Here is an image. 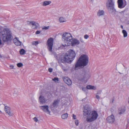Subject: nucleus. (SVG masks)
Segmentation results:
<instances>
[{
	"instance_id": "f257e3e1",
	"label": "nucleus",
	"mask_w": 129,
	"mask_h": 129,
	"mask_svg": "<svg viewBox=\"0 0 129 129\" xmlns=\"http://www.w3.org/2000/svg\"><path fill=\"white\" fill-rule=\"evenodd\" d=\"M88 62V58L87 56L83 54L79 57L75 64V69L78 70L82 66H86Z\"/></svg>"
},
{
	"instance_id": "f03ea898",
	"label": "nucleus",
	"mask_w": 129,
	"mask_h": 129,
	"mask_svg": "<svg viewBox=\"0 0 129 129\" xmlns=\"http://www.w3.org/2000/svg\"><path fill=\"white\" fill-rule=\"evenodd\" d=\"M72 39L70 34L67 33H64L62 35V40L65 44H62L60 48L64 49L65 47L70 45L72 44Z\"/></svg>"
},
{
	"instance_id": "7ed1b4c3",
	"label": "nucleus",
	"mask_w": 129,
	"mask_h": 129,
	"mask_svg": "<svg viewBox=\"0 0 129 129\" xmlns=\"http://www.w3.org/2000/svg\"><path fill=\"white\" fill-rule=\"evenodd\" d=\"M68 52L69 54H66L64 56L60 58L62 62L71 63L74 59L76 56L75 51L73 50H70Z\"/></svg>"
},
{
	"instance_id": "20e7f679",
	"label": "nucleus",
	"mask_w": 129,
	"mask_h": 129,
	"mask_svg": "<svg viewBox=\"0 0 129 129\" xmlns=\"http://www.w3.org/2000/svg\"><path fill=\"white\" fill-rule=\"evenodd\" d=\"M90 115L91 117L90 118L87 117L86 118V121L88 122H90L95 120L98 116L97 112L95 110L92 111Z\"/></svg>"
},
{
	"instance_id": "39448f33",
	"label": "nucleus",
	"mask_w": 129,
	"mask_h": 129,
	"mask_svg": "<svg viewBox=\"0 0 129 129\" xmlns=\"http://www.w3.org/2000/svg\"><path fill=\"white\" fill-rule=\"evenodd\" d=\"M114 4L112 0H108V3L107 4V7L108 11L110 13L113 12L114 10Z\"/></svg>"
},
{
	"instance_id": "423d86ee",
	"label": "nucleus",
	"mask_w": 129,
	"mask_h": 129,
	"mask_svg": "<svg viewBox=\"0 0 129 129\" xmlns=\"http://www.w3.org/2000/svg\"><path fill=\"white\" fill-rule=\"evenodd\" d=\"M53 42V39L52 38H49L47 42V48L48 50L51 52H52V50Z\"/></svg>"
},
{
	"instance_id": "0eeeda50",
	"label": "nucleus",
	"mask_w": 129,
	"mask_h": 129,
	"mask_svg": "<svg viewBox=\"0 0 129 129\" xmlns=\"http://www.w3.org/2000/svg\"><path fill=\"white\" fill-rule=\"evenodd\" d=\"M5 35V36H4V37H5V39L4 40L5 42L7 41L10 40L12 37V35L10 31L7 30Z\"/></svg>"
},
{
	"instance_id": "6e6552de",
	"label": "nucleus",
	"mask_w": 129,
	"mask_h": 129,
	"mask_svg": "<svg viewBox=\"0 0 129 129\" xmlns=\"http://www.w3.org/2000/svg\"><path fill=\"white\" fill-rule=\"evenodd\" d=\"M40 108L43 111L47 113L48 114H50V111L49 109V107L48 105H46L40 106Z\"/></svg>"
},
{
	"instance_id": "1a4fd4ad",
	"label": "nucleus",
	"mask_w": 129,
	"mask_h": 129,
	"mask_svg": "<svg viewBox=\"0 0 129 129\" xmlns=\"http://www.w3.org/2000/svg\"><path fill=\"white\" fill-rule=\"evenodd\" d=\"M4 109L6 113H7L10 116H11L13 115V113L11 109L9 107L5 106Z\"/></svg>"
},
{
	"instance_id": "9d476101",
	"label": "nucleus",
	"mask_w": 129,
	"mask_h": 129,
	"mask_svg": "<svg viewBox=\"0 0 129 129\" xmlns=\"http://www.w3.org/2000/svg\"><path fill=\"white\" fill-rule=\"evenodd\" d=\"M106 120L109 123H112L115 121L114 116L112 114L108 117Z\"/></svg>"
},
{
	"instance_id": "9b49d317",
	"label": "nucleus",
	"mask_w": 129,
	"mask_h": 129,
	"mask_svg": "<svg viewBox=\"0 0 129 129\" xmlns=\"http://www.w3.org/2000/svg\"><path fill=\"white\" fill-rule=\"evenodd\" d=\"M63 81L65 83L68 85H71L72 84V82L71 80L68 77H64L63 78Z\"/></svg>"
},
{
	"instance_id": "f8f14e48",
	"label": "nucleus",
	"mask_w": 129,
	"mask_h": 129,
	"mask_svg": "<svg viewBox=\"0 0 129 129\" xmlns=\"http://www.w3.org/2000/svg\"><path fill=\"white\" fill-rule=\"evenodd\" d=\"M83 115L85 116H89L91 112V109L89 108L87 109H85L83 111Z\"/></svg>"
},
{
	"instance_id": "ddd939ff",
	"label": "nucleus",
	"mask_w": 129,
	"mask_h": 129,
	"mask_svg": "<svg viewBox=\"0 0 129 129\" xmlns=\"http://www.w3.org/2000/svg\"><path fill=\"white\" fill-rule=\"evenodd\" d=\"M39 99L40 104H42L45 103L47 101V100L45 99L43 96L42 95H41L40 96L39 98Z\"/></svg>"
},
{
	"instance_id": "4468645a",
	"label": "nucleus",
	"mask_w": 129,
	"mask_h": 129,
	"mask_svg": "<svg viewBox=\"0 0 129 129\" xmlns=\"http://www.w3.org/2000/svg\"><path fill=\"white\" fill-rule=\"evenodd\" d=\"M83 74L84 75H82L83 77L81 79L82 80H84L85 78H89L90 77V73L88 71L87 72H84Z\"/></svg>"
},
{
	"instance_id": "2eb2a0df",
	"label": "nucleus",
	"mask_w": 129,
	"mask_h": 129,
	"mask_svg": "<svg viewBox=\"0 0 129 129\" xmlns=\"http://www.w3.org/2000/svg\"><path fill=\"white\" fill-rule=\"evenodd\" d=\"M118 7L120 8H123L125 6L123 4V2L122 0H118Z\"/></svg>"
},
{
	"instance_id": "dca6fc26",
	"label": "nucleus",
	"mask_w": 129,
	"mask_h": 129,
	"mask_svg": "<svg viewBox=\"0 0 129 129\" xmlns=\"http://www.w3.org/2000/svg\"><path fill=\"white\" fill-rule=\"evenodd\" d=\"M18 38H15L13 39V42L16 45L19 46L21 44V42L18 40Z\"/></svg>"
},
{
	"instance_id": "f3484780",
	"label": "nucleus",
	"mask_w": 129,
	"mask_h": 129,
	"mask_svg": "<svg viewBox=\"0 0 129 129\" xmlns=\"http://www.w3.org/2000/svg\"><path fill=\"white\" fill-rule=\"evenodd\" d=\"M31 25L32 28H37L39 26V24L35 21H32Z\"/></svg>"
},
{
	"instance_id": "a211bd4d",
	"label": "nucleus",
	"mask_w": 129,
	"mask_h": 129,
	"mask_svg": "<svg viewBox=\"0 0 129 129\" xmlns=\"http://www.w3.org/2000/svg\"><path fill=\"white\" fill-rule=\"evenodd\" d=\"M80 43V42L78 40L75 39L73 40H72V44H71L72 45V46H75V45H78Z\"/></svg>"
},
{
	"instance_id": "6ab92c4d",
	"label": "nucleus",
	"mask_w": 129,
	"mask_h": 129,
	"mask_svg": "<svg viewBox=\"0 0 129 129\" xmlns=\"http://www.w3.org/2000/svg\"><path fill=\"white\" fill-rule=\"evenodd\" d=\"M125 111V107L120 108L119 109V114H123Z\"/></svg>"
},
{
	"instance_id": "aec40b11",
	"label": "nucleus",
	"mask_w": 129,
	"mask_h": 129,
	"mask_svg": "<svg viewBox=\"0 0 129 129\" xmlns=\"http://www.w3.org/2000/svg\"><path fill=\"white\" fill-rule=\"evenodd\" d=\"M51 3L50 1H45L42 3V5L43 6H46L49 5Z\"/></svg>"
},
{
	"instance_id": "412c9836",
	"label": "nucleus",
	"mask_w": 129,
	"mask_h": 129,
	"mask_svg": "<svg viewBox=\"0 0 129 129\" xmlns=\"http://www.w3.org/2000/svg\"><path fill=\"white\" fill-rule=\"evenodd\" d=\"M58 101L57 100H55L52 104V106L56 108L57 107L58 104Z\"/></svg>"
},
{
	"instance_id": "4be33fe9",
	"label": "nucleus",
	"mask_w": 129,
	"mask_h": 129,
	"mask_svg": "<svg viewBox=\"0 0 129 129\" xmlns=\"http://www.w3.org/2000/svg\"><path fill=\"white\" fill-rule=\"evenodd\" d=\"M86 88L87 89H96V88L94 86H91V85H88L86 87Z\"/></svg>"
},
{
	"instance_id": "5701e85b",
	"label": "nucleus",
	"mask_w": 129,
	"mask_h": 129,
	"mask_svg": "<svg viewBox=\"0 0 129 129\" xmlns=\"http://www.w3.org/2000/svg\"><path fill=\"white\" fill-rule=\"evenodd\" d=\"M59 21L60 22H63L66 21V19L62 17H60L59 19Z\"/></svg>"
},
{
	"instance_id": "b1692460",
	"label": "nucleus",
	"mask_w": 129,
	"mask_h": 129,
	"mask_svg": "<svg viewBox=\"0 0 129 129\" xmlns=\"http://www.w3.org/2000/svg\"><path fill=\"white\" fill-rule=\"evenodd\" d=\"M122 33L123 34V37H127V34L126 31L125 30H122Z\"/></svg>"
},
{
	"instance_id": "393cba45",
	"label": "nucleus",
	"mask_w": 129,
	"mask_h": 129,
	"mask_svg": "<svg viewBox=\"0 0 129 129\" xmlns=\"http://www.w3.org/2000/svg\"><path fill=\"white\" fill-rule=\"evenodd\" d=\"M68 117V114L67 113L63 114L61 115V118L63 119H66Z\"/></svg>"
},
{
	"instance_id": "a878e982",
	"label": "nucleus",
	"mask_w": 129,
	"mask_h": 129,
	"mask_svg": "<svg viewBox=\"0 0 129 129\" xmlns=\"http://www.w3.org/2000/svg\"><path fill=\"white\" fill-rule=\"evenodd\" d=\"M104 11L102 10H99L98 13V15L99 16L103 15L104 14Z\"/></svg>"
},
{
	"instance_id": "bb28decb",
	"label": "nucleus",
	"mask_w": 129,
	"mask_h": 129,
	"mask_svg": "<svg viewBox=\"0 0 129 129\" xmlns=\"http://www.w3.org/2000/svg\"><path fill=\"white\" fill-rule=\"evenodd\" d=\"M25 52V51L23 49H21L20 51V54L22 55L24 54Z\"/></svg>"
},
{
	"instance_id": "cd10ccee",
	"label": "nucleus",
	"mask_w": 129,
	"mask_h": 129,
	"mask_svg": "<svg viewBox=\"0 0 129 129\" xmlns=\"http://www.w3.org/2000/svg\"><path fill=\"white\" fill-rule=\"evenodd\" d=\"M39 43L38 41H33L32 42V44L33 45L36 46Z\"/></svg>"
},
{
	"instance_id": "c85d7f7f",
	"label": "nucleus",
	"mask_w": 129,
	"mask_h": 129,
	"mask_svg": "<svg viewBox=\"0 0 129 129\" xmlns=\"http://www.w3.org/2000/svg\"><path fill=\"white\" fill-rule=\"evenodd\" d=\"M17 66L18 67H20L23 66V64L21 63H19L17 64Z\"/></svg>"
},
{
	"instance_id": "c756f323",
	"label": "nucleus",
	"mask_w": 129,
	"mask_h": 129,
	"mask_svg": "<svg viewBox=\"0 0 129 129\" xmlns=\"http://www.w3.org/2000/svg\"><path fill=\"white\" fill-rule=\"evenodd\" d=\"M49 26H44L42 27V29L43 30L45 29L46 30L49 29Z\"/></svg>"
},
{
	"instance_id": "7c9ffc66",
	"label": "nucleus",
	"mask_w": 129,
	"mask_h": 129,
	"mask_svg": "<svg viewBox=\"0 0 129 129\" xmlns=\"http://www.w3.org/2000/svg\"><path fill=\"white\" fill-rule=\"evenodd\" d=\"M52 80L56 82H57L58 81V79L57 78L55 77L52 79Z\"/></svg>"
},
{
	"instance_id": "2f4dec72",
	"label": "nucleus",
	"mask_w": 129,
	"mask_h": 129,
	"mask_svg": "<svg viewBox=\"0 0 129 129\" xmlns=\"http://www.w3.org/2000/svg\"><path fill=\"white\" fill-rule=\"evenodd\" d=\"M32 21H27V24L28 25H31L32 24Z\"/></svg>"
},
{
	"instance_id": "473e14b6",
	"label": "nucleus",
	"mask_w": 129,
	"mask_h": 129,
	"mask_svg": "<svg viewBox=\"0 0 129 129\" xmlns=\"http://www.w3.org/2000/svg\"><path fill=\"white\" fill-rule=\"evenodd\" d=\"M89 36L88 35H85L84 36V37L85 39H87L88 37Z\"/></svg>"
},
{
	"instance_id": "72a5a7b5",
	"label": "nucleus",
	"mask_w": 129,
	"mask_h": 129,
	"mask_svg": "<svg viewBox=\"0 0 129 129\" xmlns=\"http://www.w3.org/2000/svg\"><path fill=\"white\" fill-rule=\"evenodd\" d=\"M34 121L36 122H37L38 121V119L36 117H35L33 119Z\"/></svg>"
},
{
	"instance_id": "f704fd0d",
	"label": "nucleus",
	"mask_w": 129,
	"mask_h": 129,
	"mask_svg": "<svg viewBox=\"0 0 129 129\" xmlns=\"http://www.w3.org/2000/svg\"><path fill=\"white\" fill-rule=\"evenodd\" d=\"M52 68H49L48 69V71L50 72H51L52 71Z\"/></svg>"
},
{
	"instance_id": "c9c22d12",
	"label": "nucleus",
	"mask_w": 129,
	"mask_h": 129,
	"mask_svg": "<svg viewBox=\"0 0 129 129\" xmlns=\"http://www.w3.org/2000/svg\"><path fill=\"white\" fill-rule=\"evenodd\" d=\"M75 124L76 125L78 126V120L75 121Z\"/></svg>"
},
{
	"instance_id": "e433bc0d",
	"label": "nucleus",
	"mask_w": 129,
	"mask_h": 129,
	"mask_svg": "<svg viewBox=\"0 0 129 129\" xmlns=\"http://www.w3.org/2000/svg\"><path fill=\"white\" fill-rule=\"evenodd\" d=\"M87 88L85 87H83L82 88V90L84 91H85L86 90Z\"/></svg>"
},
{
	"instance_id": "4c0bfd02",
	"label": "nucleus",
	"mask_w": 129,
	"mask_h": 129,
	"mask_svg": "<svg viewBox=\"0 0 129 129\" xmlns=\"http://www.w3.org/2000/svg\"><path fill=\"white\" fill-rule=\"evenodd\" d=\"M73 119H76V115H74V114H73Z\"/></svg>"
},
{
	"instance_id": "58836bf2",
	"label": "nucleus",
	"mask_w": 129,
	"mask_h": 129,
	"mask_svg": "<svg viewBox=\"0 0 129 129\" xmlns=\"http://www.w3.org/2000/svg\"><path fill=\"white\" fill-rule=\"evenodd\" d=\"M40 31H37L36 33V34H40Z\"/></svg>"
},
{
	"instance_id": "ea45409f",
	"label": "nucleus",
	"mask_w": 129,
	"mask_h": 129,
	"mask_svg": "<svg viewBox=\"0 0 129 129\" xmlns=\"http://www.w3.org/2000/svg\"><path fill=\"white\" fill-rule=\"evenodd\" d=\"M10 69H14V66H12V65H10Z\"/></svg>"
},
{
	"instance_id": "a19ab883",
	"label": "nucleus",
	"mask_w": 129,
	"mask_h": 129,
	"mask_svg": "<svg viewBox=\"0 0 129 129\" xmlns=\"http://www.w3.org/2000/svg\"><path fill=\"white\" fill-rule=\"evenodd\" d=\"M96 97L97 99H99L100 98V96L97 94L96 95Z\"/></svg>"
},
{
	"instance_id": "79ce46f5",
	"label": "nucleus",
	"mask_w": 129,
	"mask_h": 129,
	"mask_svg": "<svg viewBox=\"0 0 129 129\" xmlns=\"http://www.w3.org/2000/svg\"><path fill=\"white\" fill-rule=\"evenodd\" d=\"M80 41L81 42H82V43H83L84 42L83 41V40L81 39L80 40Z\"/></svg>"
},
{
	"instance_id": "37998d69",
	"label": "nucleus",
	"mask_w": 129,
	"mask_h": 129,
	"mask_svg": "<svg viewBox=\"0 0 129 129\" xmlns=\"http://www.w3.org/2000/svg\"><path fill=\"white\" fill-rule=\"evenodd\" d=\"M121 27L122 29H123V27L122 25H121Z\"/></svg>"
},
{
	"instance_id": "c03bdc74",
	"label": "nucleus",
	"mask_w": 129,
	"mask_h": 129,
	"mask_svg": "<svg viewBox=\"0 0 129 129\" xmlns=\"http://www.w3.org/2000/svg\"><path fill=\"white\" fill-rule=\"evenodd\" d=\"M128 103H129V98H128Z\"/></svg>"
},
{
	"instance_id": "a18cd8bd",
	"label": "nucleus",
	"mask_w": 129,
	"mask_h": 129,
	"mask_svg": "<svg viewBox=\"0 0 129 129\" xmlns=\"http://www.w3.org/2000/svg\"><path fill=\"white\" fill-rule=\"evenodd\" d=\"M2 57V56L0 54V57Z\"/></svg>"
},
{
	"instance_id": "49530a36",
	"label": "nucleus",
	"mask_w": 129,
	"mask_h": 129,
	"mask_svg": "<svg viewBox=\"0 0 129 129\" xmlns=\"http://www.w3.org/2000/svg\"><path fill=\"white\" fill-rule=\"evenodd\" d=\"M113 101H112V102H113Z\"/></svg>"
},
{
	"instance_id": "de8ad7c7",
	"label": "nucleus",
	"mask_w": 129,
	"mask_h": 129,
	"mask_svg": "<svg viewBox=\"0 0 129 129\" xmlns=\"http://www.w3.org/2000/svg\"><path fill=\"white\" fill-rule=\"evenodd\" d=\"M119 73H120V74H121V73H120V72H119Z\"/></svg>"
},
{
	"instance_id": "09e8293b",
	"label": "nucleus",
	"mask_w": 129,
	"mask_h": 129,
	"mask_svg": "<svg viewBox=\"0 0 129 129\" xmlns=\"http://www.w3.org/2000/svg\"><path fill=\"white\" fill-rule=\"evenodd\" d=\"M99 93H97V94H98Z\"/></svg>"
}]
</instances>
